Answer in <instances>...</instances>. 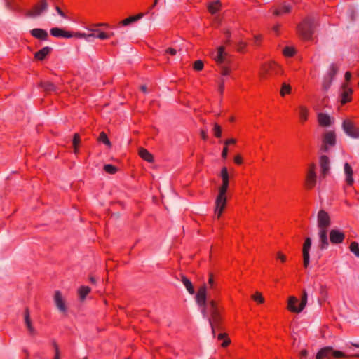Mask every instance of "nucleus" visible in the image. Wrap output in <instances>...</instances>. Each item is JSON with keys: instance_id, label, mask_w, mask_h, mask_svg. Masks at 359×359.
<instances>
[{"instance_id": "f257e3e1", "label": "nucleus", "mask_w": 359, "mask_h": 359, "mask_svg": "<svg viewBox=\"0 0 359 359\" xmlns=\"http://www.w3.org/2000/svg\"><path fill=\"white\" fill-rule=\"evenodd\" d=\"M220 177L222 180V184L219 187L218 195L215 200V215L217 219H219L222 215L227 203L226 194L229 185V175L226 167L222 168Z\"/></svg>"}, {"instance_id": "f03ea898", "label": "nucleus", "mask_w": 359, "mask_h": 359, "mask_svg": "<svg viewBox=\"0 0 359 359\" xmlns=\"http://www.w3.org/2000/svg\"><path fill=\"white\" fill-rule=\"evenodd\" d=\"M330 225V218L327 212L321 210L318 213V226L319 228V248L321 250L327 248L329 243L327 240V228Z\"/></svg>"}, {"instance_id": "7ed1b4c3", "label": "nucleus", "mask_w": 359, "mask_h": 359, "mask_svg": "<svg viewBox=\"0 0 359 359\" xmlns=\"http://www.w3.org/2000/svg\"><path fill=\"white\" fill-rule=\"evenodd\" d=\"M208 311L210 315L208 321L212 329V335L215 337V330H222V318L219 313L217 304L214 300L210 301L208 306Z\"/></svg>"}, {"instance_id": "20e7f679", "label": "nucleus", "mask_w": 359, "mask_h": 359, "mask_svg": "<svg viewBox=\"0 0 359 359\" xmlns=\"http://www.w3.org/2000/svg\"><path fill=\"white\" fill-rule=\"evenodd\" d=\"M316 25V20L314 18L307 17L302 23L297 25L298 34L303 39L311 40Z\"/></svg>"}, {"instance_id": "39448f33", "label": "nucleus", "mask_w": 359, "mask_h": 359, "mask_svg": "<svg viewBox=\"0 0 359 359\" xmlns=\"http://www.w3.org/2000/svg\"><path fill=\"white\" fill-rule=\"evenodd\" d=\"M212 57L213 60L217 62V65L221 69V74L222 75H227L229 74V69L225 66V65H229L230 63V60L229 59V55L225 51V48L224 46H219L217 48L216 53H213L212 54Z\"/></svg>"}, {"instance_id": "423d86ee", "label": "nucleus", "mask_w": 359, "mask_h": 359, "mask_svg": "<svg viewBox=\"0 0 359 359\" xmlns=\"http://www.w3.org/2000/svg\"><path fill=\"white\" fill-rule=\"evenodd\" d=\"M317 182V166L315 163L309 164L306 172L304 186L306 189H313Z\"/></svg>"}, {"instance_id": "0eeeda50", "label": "nucleus", "mask_w": 359, "mask_h": 359, "mask_svg": "<svg viewBox=\"0 0 359 359\" xmlns=\"http://www.w3.org/2000/svg\"><path fill=\"white\" fill-rule=\"evenodd\" d=\"M348 357V355L342 351L334 350L331 346H325L317 353L316 359L343 358Z\"/></svg>"}, {"instance_id": "6e6552de", "label": "nucleus", "mask_w": 359, "mask_h": 359, "mask_svg": "<svg viewBox=\"0 0 359 359\" xmlns=\"http://www.w3.org/2000/svg\"><path fill=\"white\" fill-rule=\"evenodd\" d=\"M299 300L295 297L291 296L289 297L288 303H287V309L293 313H300L306 306L307 303V293L305 290L303 291L301 302L299 303L298 309H294L292 307L293 303H298Z\"/></svg>"}, {"instance_id": "1a4fd4ad", "label": "nucleus", "mask_w": 359, "mask_h": 359, "mask_svg": "<svg viewBox=\"0 0 359 359\" xmlns=\"http://www.w3.org/2000/svg\"><path fill=\"white\" fill-rule=\"evenodd\" d=\"M337 72L338 68L335 66V65H330L327 74L323 76L322 81V89L325 93H326L330 88L332 81Z\"/></svg>"}, {"instance_id": "9d476101", "label": "nucleus", "mask_w": 359, "mask_h": 359, "mask_svg": "<svg viewBox=\"0 0 359 359\" xmlns=\"http://www.w3.org/2000/svg\"><path fill=\"white\" fill-rule=\"evenodd\" d=\"M344 132L353 139H359V128L351 120L346 119L342 123Z\"/></svg>"}, {"instance_id": "9b49d317", "label": "nucleus", "mask_w": 359, "mask_h": 359, "mask_svg": "<svg viewBox=\"0 0 359 359\" xmlns=\"http://www.w3.org/2000/svg\"><path fill=\"white\" fill-rule=\"evenodd\" d=\"M48 8V2L46 0H41L39 4L34 5L32 9L27 11V15L29 18H36L46 12Z\"/></svg>"}, {"instance_id": "f8f14e48", "label": "nucleus", "mask_w": 359, "mask_h": 359, "mask_svg": "<svg viewBox=\"0 0 359 359\" xmlns=\"http://www.w3.org/2000/svg\"><path fill=\"white\" fill-rule=\"evenodd\" d=\"M206 297H207V287L206 285H203L201 287L196 294V299L198 304L203 307V313H205V309H208V305H206Z\"/></svg>"}, {"instance_id": "ddd939ff", "label": "nucleus", "mask_w": 359, "mask_h": 359, "mask_svg": "<svg viewBox=\"0 0 359 359\" xmlns=\"http://www.w3.org/2000/svg\"><path fill=\"white\" fill-rule=\"evenodd\" d=\"M336 142L335 133L333 131L327 132L323 137V146L320 150L323 152H327L328 150V146H333Z\"/></svg>"}, {"instance_id": "4468645a", "label": "nucleus", "mask_w": 359, "mask_h": 359, "mask_svg": "<svg viewBox=\"0 0 359 359\" xmlns=\"http://www.w3.org/2000/svg\"><path fill=\"white\" fill-rule=\"evenodd\" d=\"M311 247V239L308 237L305 239L303 245L302 254H303V264L305 268H307L310 262L309 250Z\"/></svg>"}, {"instance_id": "2eb2a0df", "label": "nucleus", "mask_w": 359, "mask_h": 359, "mask_svg": "<svg viewBox=\"0 0 359 359\" xmlns=\"http://www.w3.org/2000/svg\"><path fill=\"white\" fill-rule=\"evenodd\" d=\"M330 241L332 244L337 245L343 243L345 238V234L339 229H332L330 231Z\"/></svg>"}, {"instance_id": "dca6fc26", "label": "nucleus", "mask_w": 359, "mask_h": 359, "mask_svg": "<svg viewBox=\"0 0 359 359\" xmlns=\"http://www.w3.org/2000/svg\"><path fill=\"white\" fill-rule=\"evenodd\" d=\"M54 302L58 310L61 312H66L67 307L65 306V301L62 297V293L60 291H56L54 295Z\"/></svg>"}, {"instance_id": "f3484780", "label": "nucleus", "mask_w": 359, "mask_h": 359, "mask_svg": "<svg viewBox=\"0 0 359 359\" xmlns=\"http://www.w3.org/2000/svg\"><path fill=\"white\" fill-rule=\"evenodd\" d=\"M279 67L275 62H271L269 64H264L262 66V72L261 73V76L263 77L269 74L271 72H274L275 74L278 73Z\"/></svg>"}, {"instance_id": "a211bd4d", "label": "nucleus", "mask_w": 359, "mask_h": 359, "mask_svg": "<svg viewBox=\"0 0 359 359\" xmlns=\"http://www.w3.org/2000/svg\"><path fill=\"white\" fill-rule=\"evenodd\" d=\"M99 26H107V24L91 25V38H97L100 39H107L109 36L103 32L99 31L97 27Z\"/></svg>"}, {"instance_id": "6ab92c4d", "label": "nucleus", "mask_w": 359, "mask_h": 359, "mask_svg": "<svg viewBox=\"0 0 359 359\" xmlns=\"http://www.w3.org/2000/svg\"><path fill=\"white\" fill-rule=\"evenodd\" d=\"M50 34L55 37H62L69 39L73 36V34L67 31L63 30L61 28L54 27L50 30Z\"/></svg>"}, {"instance_id": "aec40b11", "label": "nucleus", "mask_w": 359, "mask_h": 359, "mask_svg": "<svg viewBox=\"0 0 359 359\" xmlns=\"http://www.w3.org/2000/svg\"><path fill=\"white\" fill-rule=\"evenodd\" d=\"M344 173L346 175V182L348 186H352L354 183L353 177V170L351 165L348 163L344 164Z\"/></svg>"}, {"instance_id": "412c9836", "label": "nucleus", "mask_w": 359, "mask_h": 359, "mask_svg": "<svg viewBox=\"0 0 359 359\" xmlns=\"http://www.w3.org/2000/svg\"><path fill=\"white\" fill-rule=\"evenodd\" d=\"M320 177L325 178L330 172L329 158H320Z\"/></svg>"}, {"instance_id": "4be33fe9", "label": "nucleus", "mask_w": 359, "mask_h": 359, "mask_svg": "<svg viewBox=\"0 0 359 359\" xmlns=\"http://www.w3.org/2000/svg\"><path fill=\"white\" fill-rule=\"evenodd\" d=\"M318 121L323 127H329L332 123V118L325 113H319L318 114Z\"/></svg>"}, {"instance_id": "5701e85b", "label": "nucleus", "mask_w": 359, "mask_h": 359, "mask_svg": "<svg viewBox=\"0 0 359 359\" xmlns=\"http://www.w3.org/2000/svg\"><path fill=\"white\" fill-rule=\"evenodd\" d=\"M343 92L341 93V102L342 104H346L351 101V95L353 93V90L348 88L346 84L342 85Z\"/></svg>"}, {"instance_id": "b1692460", "label": "nucleus", "mask_w": 359, "mask_h": 359, "mask_svg": "<svg viewBox=\"0 0 359 359\" xmlns=\"http://www.w3.org/2000/svg\"><path fill=\"white\" fill-rule=\"evenodd\" d=\"M31 34L33 36L41 39V40H47L48 36V32L45 29L36 28L31 30Z\"/></svg>"}, {"instance_id": "393cba45", "label": "nucleus", "mask_w": 359, "mask_h": 359, "mask_svg": "<svg viewBox=\"0 0 359 359\" xmlns=\"http://www.w3.org/2000/svg\"><path fill=\"white\" fill-rule=\"evenodd\" d=\"M51 50L52 48L50 47H44L38 52L35 53L34 57L37 60H42L50 53Z\"/></svg>"}, {"instance_id": "a878e982", "label": "nucleus", "mask_w": 359, "mask_h": 359, "mask_svg": "<svg viewBox=\"0 0 359 359\" xmlns=\"http://www.w3.org/2000/svg\"><path fill=\"white\" fill-rule=\"evenodd\" d=\"M25 322L28 330L32 334H33L34 333V329L31 323L29 311L28 308H27L25 311Z\"/></svg>"}, {"instance_id": "bb28decb", "label": "nucleus", "mask_w": 359, "mask_h": 359, "mask_svg": "<svg viewBox=\"0 0 359 359\" xmlns=\"http://www.w3.org/2000/svg\"><path fill=\"white\" fill-rule=\"evenodd\" d=\"M90 292V288L88 286H81L78 289V294L79 300L83 302L86 299L87 295Z\"/></svg>"}, {"instance_id": "cd10ccee", "label": "nucleus", "mask_w": 359, "mask_h": 359, "mask_svg": "<svg viewBox=\"0 0 359 359\" xmlns=\"http://www.w3.org/2000/svg\"><path fill=\"white\" fill-rule=\"evenodd\" d=\"M40 86L46 92L57 90V87L50 81H41Z\"/></svg>"}, {"instance_id": "c85d7f7f", "label": "nucleus", "mask_w": 359, "mask_h": 359, "mask_svg": "<svg viewBox=\"0 0 359 359\" xmlns=\"http://www.w3.org/2000/svg\"><path fill=\"white\" fill-rule=\"evenodd\" d=\"M81 142L80 135L78 133H75L72 140V147L74 149V154H78L79 146Z\"/></svg>"}, {"instance_id": "c756f323", "label": "nucleus", "mask_w": 359, "mask_h": 359, "mask_svg": "<svg viewBox=\"0 0 359 359\" xmlns=\"http://www.w3.org/2000/svg\"><path fill=\"white\" fill-rule=\"evenodd\" d=\"M119 170V168L112 164H105L103 167V170L109 175H114Z\"/></svg>"}, {"instance_id": "7c9ffc66", "label": "nucleus", "mask_w": 359, "mask_h": 359, "mask_svg": "<svg viewBox=\"0 0 359 359\" xmlns=\"http://www.w3.org/2000/svg\"><path fill=\"white\" fill-rule=\"evenodd\" d=\"M182 281L184 285L185 286L186 289L187 290V291L191 294H193L195 291H194V288L193 287L191 282L186 276H182Z\"/></svg>"}, {"instance_id": "2f4dec72", "label": "nucleus", "mask_w": 359, "mask_h": 359, "mask_svg": "<svg viewBox=\"0 0 359 359\" xmlns=\"http://www.w3.org/2000/svg\"><path fill=\"white\" fill-rule=\"evenodd\" d=\"M221 4L219 1H215L208 6V11L212 14H215L220 8Z\"/></svg>"}, {"instance_id": "473e14b6", "label": "nucleus", "mask_w": 359, "mask_h": 359, "mask_svg": "<svg viewBox=\"0 0 359 359\" xmlns=\"http://www.w3.org/2000/svg\"><path fill=\"white\" fill-rule=\"evenodd\" d=\"M299 117L302 121H305L307 120L309 109L304 106L299 107Z\"/></svg>"}, {"instance_id": "72a5a7b5", "label": "nucleus", "mask_w": 359, "mask_h": 359, "mask_svg": "<svg viewBox=\"0 0 359 359\" xmlns=\"http://www.w3.org/2000/svg\"><path fill=\"white\" fill-rule=\"evenodd\" d=\"M349 249L357 257L359 258V244L356 241L351 243Z\"/></svg>"}, {"instance_id": "f704fd0d", "label": "nucleus", "mask_w": 359, "mask_h": 359, "mask_svg": "<svg viewBox=\"0 0 359 359\" xmlns=\"http://www.w3.org/2000/svg\"><path fill=\"white\" fill-rule=\"evenodd\" d=\"M292 88L290 84H287L285 82L282 83L281 89H280V95L281 96H285L286 94H290L291 92Z\"/></svg>"}, {"instance_id": "c9c22d12", "label": "nucleus", "mask_w": 359, "mask_h": 359, "mask_svg": "<svg viewBox=\"0 0 359 359\" xmlns=\"http://www.w3.org/2000/svg\"><path fill=\"white\" fill-rule=\"evenodd\" d=\"M97 141L99 142L103 143L104 144H105L107 146L111 145L109 140L108 139L106 133H104V132L100 133L99 137H97Z\"/></svg>"}, {"instance_id": "e433bc0d", "label": "nucleus", "mask_w": 359, "mask_h": 359, "mask_svg": "<svg viewBox=\"0 0 359 359\" xmlns=\"http://www.w3.org/2000/svg\"><path fill=\"white\" fill-rule=\"evenodd\" d=\"M208 284V288L210 290H212L214 291L217 290V283H215L213 275L212 273H210L209 275Z\"/></svg>"}, {"instance_id": "4c0bfd02", "label": "nucleus", "mask_w": 359, "mask_h": 359, "mask_svg": "<svg viewBox=\"0 0 359 359\" xmlns=\"http://www.w3.org/2000/svg\"><path fill=\"white\" fill-rule=\"evenodd\" d=\"M213 133L216 137L219 138L222 135V128L217 123H215L213 126Z\"/></svg>"}, {"instance_id": "58836bf2", "label": "nucleus", "mask_w": 359, "mask_h": 359, "mask_svg": "<svg viewBox=\"0 0 359 359\" xmlns=\"http://www.w3.org/2000/svg\"><path fill=\"white\" fill-rule=\"evenodd\" d=\"M140 157H154L152 154H150L147 149L140 148L138 150Z\"/></svg>"}, {"instance_id": "ea45409f", "label": "nucleus", "mask_w": 359, "mask_h": 359, "mask_svg": "<svg viewBox=\"0 0 359 359\" xmlns=\"http://www.w3.org/2000/svg\"><path fill=\"white\" fill-rule=\"evenodd\" d=\"M252 299L254 301L257 302L259 304H262L264 302V297H262V294L260 292H256L252 295Z\"/></svg>"}, {"instance_id": "a19ab883", "label": "nucleus", "mask_w": 359, "mask_h": 359, "mask_svg": "<svg viewBox=\"0 0 359 359\" xmlns=\"http://www.w3.org/2000/svg\"><path fill=\"white\" fill-rule=\"evenodd\" d=\"M283 54L287 57H292L294 54V49L291 47H285L283 50Z\"/></svg>"}, {"instance_id": "79ce46f5", "label": "nucleus", "mask_w": 359, "mask_h": 359, "mask_svg": "<svg viewBox=\"0 0 359 359\" xmlns=\"http://www.w3.org/2000/svg\"><path fill=\"white\" fill-rule=\"evenodd\" d=\"M135 19L133 18V16H130L123 20H122L120 23L123 26L129 25L130 23L135 22Z\"/></svg>"}, {"instance_id": "37998d69", "label": "nucleus", "mask_w": 359, "mask_h": 359, "mask_svg": "<svg viewBox=\"0 0 359 359\" xmlns=\"http://www.w3.org/2000/svg\"><path fill=\"white\" fill-rule=\"evenodd\" d=\"M203 68V62L201 60H196L194 62V69L200 71Z\"/></svg>"}, {"instance_id": "c03bdc74", "label": "nucleus", "mask_w": 359, "mask_h": 359, "mask_svg": "<svg viewBox=\"0 0 359 359\" xmlns=\"http://www.w3.org/2000/svg\"><path fill=\"white\" fill-rule=\"evenodd\" d=\"M280 8L281 10L282 13H287L291 11L292 6L287 4H283Z\"/></svg>"}, {"instance_id": "a18cd8bd", "label": "nucleus", "mask_w": 359, "mask_h": 359, "mask_svg": "<svg viewBox=\"0 0 359 359\" xmlns=\"http://www.w3.org/2000/svg\"><path fill=\"white\" fill-rule=\"evenodd\" d=\"M231 150V147H229V145L224 144V147L222 151V157H226L229 151Z\"/></svg>"}, {"instance_id": "49530a36", "label": "nucleus", "mask_w": 359, "mask_h": 359, "mask_svg": "<svg viewBox=\"0 0 359 359\" xmlns=\"http://www.w3.org/2000/svg\"><path fill=\"white\" fill-rule=\"evenodd\" d=\"M158 0H154L153 4L149 8L147 11V13H150L151 15V18H150L151 20H153L154 18L152 16L154 15V13L151 11V10L158 4Z\"/></svg>"}, {"instance_id": "de8ad7c7", "label": "nucleus", "mask_w": 359, "mask_h": 359, "mask_svg": "<svg viewBox=\"0 0 359 359\" xmlns=\"http://www.w3.org/2000/svg\"><path fill=\"white\" fill-rule=\"evenodd\" d=\"M53 346H54L55 352L54 359H60V351H59L58 346L55 343L53 344Z\"/></svg>"}, {"instance_id": "09e8293b", "label": "nucleus", "mask_w": 359, "mask_h": 359, "mask_svg": "<svg viewBox=\"0 0 359 359\" xmlns=\"http://www.w3.org/2000/svg\"><path fill=\"white\" fill-rule=\"evenodd\" d=\"M165 53L170 54L171 55H175L177 53V49L172 48H168L165 50Z\"/></svg>"}, {"instance_id": "8fccbe9b", "label": "nucleus", "mask_w": 359, "mask_h": 359, "mask_svg": "<svg viewBox=\"0 0 359 359\" xmlns=\"http://www.w3.org/2000/svg\"><path fill=\"white\" fill-rule=\"evenodd\" d=\"M236 142V139L230 138L225 141L224 144L229 145L231 147V145H233Z\"/></svg>"}, {"instance_id": "3c124183", "label": "nucleus", "mask_w": 359, "mask_h": 359, "mask_svg": "<svg viewBox=\"0 0 359 359\" xmlns=\"http://www.w3.org/2000/svg\"><path fill=\"white\" fill-rule=\"evenodd\" d=\"M146 14H148L147 11L145 13H140L137 15L133 16V18L135 19V22H136V21L142 19Z\"/></svg>"}, {"instance_id": "603ef678", "label": "nucleus", "mask_w": 359, "mask_h": 359, "mask_svg": "<svg viewBox=\"0 0 359 359\" xmlns=\"http://www.w3.org/2000/svg\"><path fill=\"white\" fill-rule=\"evenodd\" d=\"M277 259H280L282 262H285L286 261V257L280 252L277 254Z\"/></svg>"}, {"instance_id": "864d4df0", "label": "nucleus", "mask_w": 359, "mask_h": 359, "mask_svg": "<svg viewBox=\"0 0 359 359\" xmlns=\"http://www.w3.org/2000/svg\"><path fill=\"white\" fill-rule=\"evenodd\" d=\"M55 10L57 12V13L62 18H66L67 16L65 15V14L64 13V12L60 8V7L58 6H56L55 7Z\"/></svg>"}, {"instance_id": "5fc2aeb1", "label": "nucleus", "mask_w": 359, "mask_h": 359, "mask_svg": "<svg viewBox=\"0 0 359 359\" xmlns=\"http://www.w3.org/2000/svg\"><path fill=\"white\" fill-rule=\"evenodd\" d=\"M231 343V341L229 339L226 338L224 340V341L222 343V346L225 348L227 347Z\"/></svg>"}, {"instance_id": "6e6d98bb", "label": "nucleus", "mask_w": 359, "mask_h": 359, "mask_svg": "<svg viewBox=\"0 0 359 359\" xmlns=\"http://www.w3.org/2000/svg\"><path fill=\"white\" fill-rule=\"evenodd\" d=\"M224 81L222 80L219 84V87H218V89H219V91L220 92V93H222L223 91H224Z\"/></svg>"}, {"instance_id": "4d7b16f0", "label": "nucleus", "mask_w": 359, "mask_h": 359, "mask_svg": "<svg viewBox=\"0 0 359 359\" xmlns=\"http://www.w3.org/2000/svg\"><path fill=\"white\" fill-rule=\"evenodd\" d=\"M247 46V43L243 41H241L238 43V50H241L243 48H244Z\"/></svg>"}, {"instance_id": "13d9d810", "label": "nucleus", "mask_w": 359, "mask_h": 359, "mask_svg": "<svg viewBox=\"0 0 359 359\" xmlns=\"http://www.w3.org/2000/svg\"><path fill=\"white\" fill-rule=\"evenodd\" d=\"M201 135L203 140H205L208 138V135L206 134V132L205 130L201 131Z\"/></svg>"}, {"instance_id": "bf43d9fd", "label": "nucleus", "mask_w": 359, "mask_h": 359, "mask_svg": "<svg viewBox=\"0 0 359 359\" xmlns=\"http://www.w3.org/2000/svg\"><path fill=\"white\" fill-rule=\"evenodd\" d=\"M75 36L79 38H85V39H87L88 37V35H86V34H82V33H78V34H75Z\"/></svg>"}, {"instance_id": "052dcab7", "label": "nucleus", "mask_w": 359, "mask_h": 359, "mask_svg": "<svg viewBox=\"0 0 359 359\" xmlns=\"http://www.w3.org/2000/svg\"><path fill=\"white\" fill-rule=\"evenodd\" d=\"M351 78V74L349 72L345 73V79L348 81Z\"/></svg>"}, {"instance_id": "680f3d73", "label": "nucleus", "mask_w": 359, "mask_h": 359, "mask_svg": "<svg viewBox=\"0 0 359 359\" xmlns=\"http://www.w3.org/2000/svg\"><path fill=\"white\" fill-rule=\"evenodd\" d=\"M227 334L226 333H220L218 334L217 338L219 340L223 339L224 337H226Z\"/></svg>"}, {"instance_id": "e2e57ef3", "label": "nucleus", "mask_w": 359, "mask_h": 359, "mask_svg": "<svg viewBox=\"0 0 359 359\" xmlns=\"http://www.w3.org/2000/svg\"><path fill=\"white\" fill-rule=\"evenodd\" d=\"M234 160L237 165H241L243 163V158H234Z\"/></svg>"}, {"instance_id": "0e129e2a", "label": "nucleus", "mask_w": 359, "mask_h": 359, "mask_svg": "<svg viewBox=\"0 0 359 359\" xmlns=\"http://www.w3.org/2000/svg\"><path fill=\"white\" fill-rule=\"evenodd\" d=\"M273 14H274L275 15H280V14H282V12H281L280 8H277V9H276V10L274 11V12H273Z\"/></svg>"}, {"instance_id": "69168bd1", "label": "nucleus", "mask_w": 359, "mask_h": 359, "mask_svg": "<svg viewBox=\"0 0 359 359\" xmlns=\"http://www.w3.org/2000/svg\"><path fill=\"white\" fill-rule=\"evenodd\" d=\"M148 163L149 164H152L154 163V158H144Z\"/></svg>"}, {"instance_id": "338daca9", "label": "nucleus", "mask_w": 359, "mask_h": 359, "mask_svg": "<svg viewBox=\"0 0 359 359\" xmlns=\"http://www.w3.org/2000/svg\"><path fill=\"white\" fill-rule=\"evenodd\" d=\"M254 39H255V43L259 40H261L262 39V36L261 35H255L254 36Z\"/></svg>"}, {"instance_id": "774afa93", "label": "nucleus", "mask_w": 359, "mask_h": 359, "mask_svg": "<svg viewBox=\"0 0 359 359\" xmlns=\"http://www.w3.org/2000/svg\"><path fill=\"white\" fill-rule=\"evenodd\" d=\"M140 89L144 92V93H147V87L146 86H142L140 87Z\"/></svg>"}]
</instances>
